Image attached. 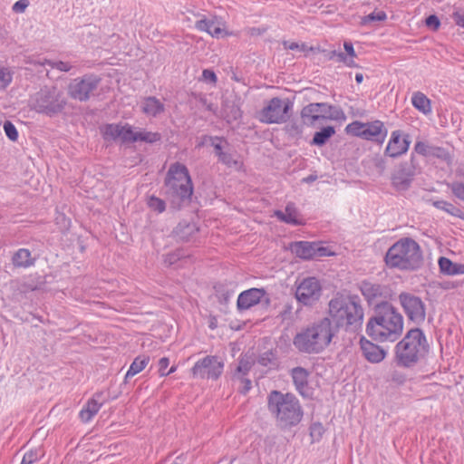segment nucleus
Segmentation results:
<instances>
[{
    "mask_svg": "<svg viewBox=\"0 0 464 464\" xmlns=\"http://www.w3.org/2000/svg\"><path fill=\"white\" fill-rule=\"evenodd\" d=\"M328 314L336 333L356 334L362 329L364 309L358 295L337 293L328 303Z\"/></svg>",
    "mask_w": 464,
    "mask_h": 464,
    "instance_id": "obj_1",
    "label": "nucleus"
},
{
    "mask_svg": "<svg viewBox=\"0 0 464 464\" xmlns=\"http://www.w3.org/2000/svg\"><path fill=\"white\" fill-rule=\"evenodd\" d=\"M403 331V317L388 301L374 306V314L369 318L365 332L377 342H395Z\"/></svg>",
    "mask_w": 464,
    "mask_h": 464,
    "instance_id": "obj_2",
    "label": "nucleus"
},
{
    "mask_svg": "<svg viewBox=\"0 0 464 464\" xmlns=\"http://www.w3.org/2000/svg\"><path fill=\"white\" fill-rule=\"evenodd\" d=\"M267 409L281 430L298 425L304 415L300 401L295 394L276 390L271 391L267 395Z\"/></svg>",
    "mask_w": 464,
    "mask_h": 464,
    "instance_id": "obj_3",
    "label": "nucleus"
},
{
    "mask_svg": "<svg viewBox=\"0 0 464 464\" xmlns=\"http://www.w3.org/2000/svg\"><path fill=\"white\" fill-rule=\"evenodd\" d=\"M335 334L331 320L324 317L297 333L293 339V343L301 353L317 354L331 343Z\"/></svg>",
    "mask_w": 464,
    "mask_h": 464,
    "instance_id": "obj_4",
    "label": "nucleus"
},
{
    "mask_svg": "<svg viewBox=\"0 0 464 464\" xmlns=\"http://www.w3.org/2000/svg\"><path fill=\"white\" fill-rule=\"evenodd\" d=\"M429 343L423 331L418 327L409 330L393 349V362L401 368L411 369L423 360Z\"/></svg>",
    "mask_w": 464,
    "mask_h": 464,
    "instance_id": "obj_5",
    "label": "nucleus"
},
{
    "mask_svg": "<svg viewBox=\"0 0 464 464\" xmlns=\"http://www.w3.org/2000/svg\"><path fill=\"white\" fill-rule=\"evenodd\" d=\"M385 266L400 271H416L423 265L420 246L411 237H401L392 244L384 256Z\"/></svg>",
    "mask_w": 464,
    "mask_h": 464,
    "instance_id": "obj_6",
    "label": "nucleus"
},
{
    "mask_svg": "<svg viewBox=\"0 0 464 464\" xmlns=\"http://www.w3.org/2000/svg\"><path fill=\"white\" fill-rule=\"evenodd\" d=\"M164 196L174 208L191 198L193 183L188 168L180 163H172L164 179Z\"/></svg>",
    "mask_w": 464,
    "mask_h": 464,
    "instance_id": "obj_7",
    "label": "nucleus"
},
{
    "mask_svg": "<svg viewBox=\"0 0 464 464\" xmlns=\"http://www.w3.org/2000/svg\"><path fill=\"white\" fill-rule=\"evenodd\" d=\"M66 104L63 93L54 86L41 88L30 100L32 110L48 117L63 112Z\"/></svg>",
    "mask_w": 464,
    "mask_h": 464,
    "instance_id": "obj_8",
    "label": "nucleus"
},
{
    "mask_svg": "<svg viewBox=\"0 0 464 464\" xmlns=\"http://www.w3.org/2000/svg\"><path fill=\"white\" fill-rule=\"evenodd\" d=\"M102 78L94 73H86L72 79L67 87L69 97L81 102H88L98 91Z\"/></svg>",
    "mask_w": 464,
    "mask_h": 464,
    "instance_id": "obj_9",
    "label": "nucleus"
},
{
    "mask_svg": "<svg viewBox=\"0 0 464 464\" xmlns=\"http://www.w3.org/2000/svg\"><path fill=\"white\" fill-rule=\"evenodd\" d=\"M294 103L288 98L274 97L260 111V121L267 124L285 123L291 116Z\"/></svg>",
    "mask_w": 464,
    "mask_h": 464,
    "instance_id": "obj_10",
    "label": "nucleus"
},
{
    "mask_svg": "<svg viewBox=\"0 0 464 464\" xmlns=\"http://www.w3.org/2000/svg\"><path fill=\"white\" fill-rule=\"evenodd\" d=\"M224 362L216 355H207L197 361L190 372L194 378L217 381L222 375Z\"/></svg>",
    "mask_w": 464,
    "mask_h": 464,
    "instance_id": "obj_11",
    "label": "nucleus"
},
{
    "mask_svg": "<svg viewBox=\"0 0 464 464\" xmlns=\"http://www.w3.org/2000/svg\"><path fill=\"white\" fill-rule=\"evenodd\" d=\"M321 284L314 276L304 278L295 290V298L304 305H313L321 296Z\"/></svg>",
    "mask_w": 464,
    "mask_h": 464,
    "instance_id": "obj_12",
    "label": "nucleus"
},
{
    "mask_svg": "<svg viewBox=\"0 0 464 464\" xmlns=\"http://www.w3.org/2000/svg\"><path fill=\"white\" fill-rule=\"evenodd\" d=\"M401 306L408 319L417 324L425 320V306L419 296L408 293H401L399 295Z\"/></svg>",
    "mask_w": 464,
    "mask_h": 464,
    "instance_id": "obj_13",
    "label": "nucleus"
},
{
    "mask_svg": "<svg viewBox=\"0 0 464 464\" xmlns=\"http://www.w3.org/2000/svg\"><path fill=\"white\" fill-rule=\"evenodd\" d=\"M291 251L297 257L304 260L334 255L328 247L322 246L320 242L296 241L291 245Z\"/></svg>",
    "mask_w": 464,
    "mask_h": 464,
    "instance_id": "obj_14",
    "label": "nucleus"
},
{
    "mask_svg": "<svg viewBox=\"0 0 464 464\" xmlns=\"http://www.w3.org/2000/svg\"><path fill=\"white\" fill-rule=\"evenodd\" d=\"M102 134L105 140L115 141L121 140V143H132L137 141V132L133 130L132 126L126 123H109L102 129Z\"/></svg>",
    "mask_w": 464,
    "mask_h": 464,
    "instance_id": "obj_15",
    "label": "nucleus"
},
{
    "mask_svg": "<svg viewBox=\"0 0 464 464\" xmlns=\"http://www.w3.org/2000/svg\"><path fill=\"white\" fill-rule=\"evenodd\" d=\"M411 137L401 130H393L384 150V156L397 159L404 155L410 148Z\"/></svg>",
    "mask_w": 464,
    "mask_h": 464,
    "instance_id": "obj_16",
    "label": "nucleus"
},
{
    "mask_svg": "<svg viewBox=\"0 0 464 464\" xmlns=\"http://www.w3.org/2000/svg\"><path fill=\"white\" fill-rule=\"evenodd\" d=\"M362 295L367 300L369 304H375L387 301L392 296V290L388 285L374 284L369 281H362L360 285Z\"/></svg>",
    "mask_w": 464,
    "mask_h": 464,
    "instance_id": "obj_17",
    "label": "nucleus"
},
{
    "mask_svg": "<svg viewBox=\"0 0 464 464\" xmlns=\"http://www.w3.org/2000/svg\"><path fill=\"white\" fill-rule=\"evenodd\" d=\"M309 375L308 370L301 366L294 367L290 371V376L296 392L305 399L312 398L314 394V391L308 382Z\"/></svg>",
    "mask_w": 464,
    "mask_h": 464,
    "instance_id": "obj_18",
    "label": "nucleus"
},
{
    "mask_svg": "<svg viewBox=\"0 0 464 464\" xmlns=\"http://www.w3.org/2000/svg\"><path fill=\"white\" fill-rule=\"evenodd\" d=\"M266 295L264 288H250L241 292L237 297V308L239 312L246 311L256 305Z\"/></svg>",
    "mask_w": 464,
    "mask_h": 464,
    "instance_id": "obj_19",
    "label": "nucleus"
},
{
    "mask_svg": "<svg viewBox=\"0 0 464 464\" xmlns=\"http://www.w3.org/2000/svg\"><path fill=\"white\" fill-rule=\"evenodd\" d=\"M417 175L413 170L400 163L392 174V185L396 190H407L411 187L414 177Z\"/></svg>",
    "mask_w": 464,
    "mask_h": 464,
    "instance_id": "obj_20",
    "label": "nucleus"
},
{
    "mask_svg": "<svg viewBox=\"0 0 464 464\" xmlns=\"http://www.w3.org/2000/svg\"><path fill=\"white\" fill-rule=\"evenodd\" d=\"M360 347L363 357L371 363H379L386 357L387 352L364 336L360 339Z\"/></svg>",
    "mask_w": 464,
    "mask_h": 464,
    "instance_id": "obj_21",
    "label": "nucleus"
},
{
    "mask_svg": "<svg viewBox=\"0 0 464 464\" xmlns=\"http://www.w3.org/2000/svg\"><path fill=\"white\" fill-rule=\"evenodd\" d=\"M103 392H98L87 401L79 412V418L83 423L89 422L100 411L105 401L102 399Z\"/></svg>",
    "mask_w": 464,
    "mask_h": 464,
    "instance_id": "obj_22",
    "label": "nucleus"
},
{
    "mask_svg": "<svg viewBox=\"0 0 464 464\" xmlns=\"http://www.w3.org/2000/svg\"><path fill=\"white\" fill-rule=\"evenodd\" d=\"M387 133L388 131L383 122L379 120L364 123L363 140L382 144L386 139Z\"/></svg>",
    "mask_w": 464,
    "mask_h": 464,
    "instance_id": "obj_23",
    "label": "nucleus"
},
{
    "mask_svg": "<svg viewBox=\"0 0 464 464\" xmlns=\"http://www.w3.org/2000/svg\"><path fill=\"white\" fill-rule=\"evenodd\" d=\"M275 216L282 222L293 226L304 225L301 218H298L299 213L296 209L295 203L289 202L285 208V211L276 210Z\"/></svg>",
    "mask_w": 464,
    "mask_h": 464,
    "instance_id": "obj_24",
    "label": "nucleus"
},
{
    "mask_svg": "<svg viewBox=\"0 0 464 464\" xmlns=\"http://www.w3.org/2000/svg\"><path fill=\"white\" fill-rule=\"evenodd\" d=\"M141 111L149 117L156 118L165 111L164 103L155 96L143 98Z\"/></svg>",
    "mask_w": 464,
    "mask_h": 464,
    "instance_id": "obj_25",
    "label": "nucleus"
},
{
    "mask_svg": "<svg viewBox=\"0 0 464 464\" xmlns=\"http://www.w3.org/2000/svg\"><path fill=\"white\" fill-rule=\"evenodd\" d=\"M198 232L195 223L179 222L174 229V235L177 240L188 242Z\"/></svg>",
    "mask_w": 464,
    "mask_h": 464,
    "instance_id": "obj_26",
    "label": "nucleus"
},
{
    "mask_svg": "<svg viewBox=\"0 0 464 464\" xmlns=\"http://www.w3.org/2000/svg\"><path fill=\"white\" fill-rule=\"evenodd\" d=\"M322 107L324 106L319 105L317 102H312L304 106L300 112L303 124L312 126L316 121H321L319 109Z\"/></svg>",
    "mask_w": 464,
    "mask_h": 464,
    "instance_id": "obj_27",
    "label": "nucleus"
},
{
    "mask_svg": "<svg viewBox=\"0 0 464 464\" xmlns=\"http://www.w3.org/2000/svg\"><path fill=\"white\" fill-rule=\"evenodd\" d=\"M198 17H200L195 23V28L200 32H206L210 34L212 37H219L221 34V29L218 26L214 20L207 19L204 15L200 14H196Z\"/></svg>",
    "mask_w": 464,
    "mask_h": 464,
    "instance_id": "obj_28",
    "label": "nucleus"
},
{
    "mask_svg": "<svg viewBox=\"0 0 464 464\" xmlns=\"http://www.w3.org/2000/svg\"><path fill=\"white\" fill-rule=\"evenodd\" d=\"M438 263L440 272L444 275H464V264L454 263L450 258L445 256H440Z\"/></svg>",
    "mask_w": 464,
    "mask_h": 464,
    "instance_id": "obj_29",
    "label": "nucleus"
},
{
    "mask_svg": "<svg viewBox=\"0 0 464 464\" xmlns=\"http://www.w3.org/2000/svg\"><path fill=\"white\" fill-rule=\"evenodd\" d=\"M31 252L26 248H20L12 256V263L15 267H29L34 264Z\"/></svg>",
    "mask_w": 464,
    "mask_h": 464,
    "instance_id": "obj_30",
    "label": "nucleus"
},
{
    "mask_svg": "<svg viewBox=\"0 0 464 464\" xmlns=\"http://www.w3.org/2000/svg\"><path fill=\"white\" fill-rule=\"evenodd\" d=\"M149 362V356H137L130 365V368L125 374L124 382L127 383L130 378L133 377L134 375L140 373L142 370H144L145 367L148 365Z\"/></svg>",
    "mask_w": 464,
    "mask_h": 464,
    "instance_id": "obj_31",
    "label": "nucleus"
},
{
    "mask_svg": "<svg viewBox=\"0 0 464 464\" xmlns=\"http://www.w3.org/2000/svg\"><path fill=\"white\" fill-rule=\"evenodd\" d=\"M411 103L415 109L423 114H428L431 111L430 99L420 92H416L412 94Z\"/></svg>",
    "mask_w": 464,
    "mask_h": 464,
    "instance_id": "obj_32",
    "label": "nucleus"
},
{
    "mask_svg": "<svg viewBox=\"0 0 464 464\" xmlns=\"http://www.w3.org/2000/svg\"><path fill=\"white\" fill-rule=\"evenodd\" d=\"M257 362L261 366L267 367L269 370L277 369L279 366V362L276 351L269 350L259 354Z\"/></svg>",
    "mask_w": 464,
    "mask_h": 464,
    "instance_id": "obj_33",
    "label": "nucleus"
},
{
    "mask_svg": "<svg viewBox=\"0 0 464 464\" xmlns=\"http://www.w3.org/2000/svg\"><path fill=\"white\" fill-rule=\"evenodd\" d=\"M335 133V130L333 126H326L316 131L311 141V145L322 147L328 140Z\"/></svg>",
    "mask_w": 464,
    "mask_h": 464,
    "instance_id": "obj_34",
    "label": "nucleus"
},
{
    "mask_svg": "<svg viewBox=\"0 0 464 464\" xmlns=\"http://www.w3.org/2000/svg\"><path fill=\"white\" fill-rule=\"evenodd\" d=\"M319 105H324L325 107H322L319 109L320 120L326 119H338L339 114H343L341 109H337L335 106H333L327 102H317Z\"/></svg>",
    "mask_w": 464,
    "mask_h": 464,
    "instance_id": "obj_35",
    "label": "nucleus"
},
{
    "mask_svg": "<svg viewBox=\"0 0 464 464\" xmlns=\"http://www.w3.org/2000/svg\"><path fill=\"white\" fill-rule=\"evenodd\" d=\"M44 454V450L42 447L31 449L24 454L21 464H34L41 460Z\"/></svg>",
    "mask_w": 464,
    "mask_h": 464,
    "instance_id": "obj_36",
    "label": "nucleus"
},
{
    "mask_svg": "<svg viewBox=\"0 0 464 464\" xmlns=\"http://www.w3.org/2000/svg\"><path fill=\"white\" fill-rule=\"evenodd\" d=\"M432 205L436 208L443 210L453 217L462 218L461 209L454 206L452 203L445 200H436L432 202Z\"/></svg>",
    "mask_w": 464,
    "mask_h": 464,
    "instance_id": "obj_37",
    "label": "nucleus"
},
{
    "mask_svg": "<svg viewBox=\"0 0 464 464\" xmlns=\"http://www.w3.org/2000/svg\"><path fill=\"white\" fill-rule=\"evenodd\" d=\"M252 366L253 363L247 358H239L237 365L231 373V377L248 375L249 372L252 369Z\"/></svg>",
    "mask_w": 464,
    "mask_h": 464,
    "instance_id": "obj_38",
    "label": "nucleus"
},
{
    "mask_svg": "<svg viewBox=\"0 0 464 464\" xmlns=\"http://www.w3.org/2000/svg\"><path fill=\"white\" fill-rule=\"evenodd\" d=\"M218 161L227 168H234L236 169H240L243 163L242 161L235 159L234 154L228 151H224L220 153V156L218 158Z\"/></svg>",
    "mask_w": 464,
    "mask_h": 464,
    "instance_id": "obj_39",
    "label": "nucleus"
},
{
    "mask_svg": "<svg viewBox=\"0 0 464 464\" xmlns=\"http://www.w3.org/2000/svg\"><path fill=\"white\" fill-rule=\"evenodd\" d=\"M430 157L439 159L447 164H450L452 162V155L443 147L432 145Z\"/></svg>",
    "mask_w": 464,
    "mask_h": 464,
    "instance_id": "obj_40",
    "label": "nucleus"
},
{
    "mask_svg": "<svg viewBox=\"0 0 464 464\" xmlns=\"http://www.w3.org/2000/svg\"><path fill=\"white\" fill-rule=\"evenodd\" d=\"M387 19V14L384 11L379 10V11H373L372 13L364 15L361 19V24L362 25H367L372 23L375 22H382Z\"/></svg>",
    "mask_w": 464,
    "mask_h": 464,
    "instance_id": "obj_41",
    "label": "nucleus"
},
{
    "mask_svg": "<svg viewBox=\"0 0 464 464\" xmlns=\"http://www.w3.org/2000/svg\"><path fill=\"white\" fill-rule=\"evenodd\" d=\"M243 117V111L240 106L235 102L227 105L226 108V120L229 122L232 121H238Z\"/></svg>",
    "mask_w": 464,
    "mask_h": 464,
    "instance_id": "obj_42",
    "label": "nucleus"
},
{
    "mask_svg": "<svg viewBox=\"0 0 464 464\" xmlns=\"http://www.w3.org/2000/svg\"><path fill=\"white\" fill-rule=\"evenodd\" d=\"M204 140H209L211 145L214 148L215 155L218 158L220 156V153L225 151L223 150V146L221 143L224 142L228 146V142L224 137L204 135Z\"/></svg>",
    "mask_w": 464,
    "mask_h": 464,
    "instance_id": "obj_43",
    "label": "nucleus"
},
{
    "mask_svg": "<svg viewBox=\"0 0 464 464\" xmlns=\"http://www.w3.org/2000/svg\"><path fill=\"white\" fill-rule=\"evenodd\" d=\"M137 141H144L146 143H155L161 139V135L159 132H152V131H140L137 132Z\"/></svg>",
    "mask_w": 464,
    "mask_h": 464,
    "instance_id": "obj_44",
    "label": "nucleus"
},
{
    "mask_svg": "<svg viewBox=\"0 0 464 464\" xmlns=\"http://www.w3.org/2000/svg\"><path fill=\"white\" fill-rule=\"evenodd\" d=\"M41 65H48L50 66L52 69H56L60 72H69L72 66L71 65V63H67V62H63V61H52V60H48V59H44L42 63H40Z\"/></svg>",
    "mask_w": 464,
    "mask_h": 464,
    "instance_id": "obj_45",
    "label": "nucleus"
},
{
    "mask_svg": "<svg viewBox=\"0 0 464 464\" xmlns=\"http://www.w3.org/2000/svg\"><path fill=\"white\" fill-rule=\"evenodd\" d=\"M233 381H237L240 383L237 388V392L240 394L246 395L252 389V382L247 375L238 376V377H231Z\"/></svg>",
    "mask_w": 464,
    "mask_h": 464,
    "instance_id": "obj_46",
    "label": "nucleus"
},
{
    "mask_svg": "<svg viewBox=\"0 0 464 464\" xmlns=\"http://www.w3.org/2000/svg\"><path fill=\"white\" fill-rule=\"evenodd\" d=\"M304 125V124L299 123L296 121H292L288 124L285 125V130L289 136H291L293 138H298L303 133V126Z\"/></svg>",
    "mask_w": 464,
    "mask_h": 464,
    "instance_id": "obj_47",
    "label": "nucleus"
},
{
    "mask_svg": "<svg viewBox=\"0 0 464 464\" xmlns=\"http://www.w3.org/2000/svg\"><path fill=\"white\" fill-rule=\"evenodd\" d=\"M13 81V72L0 65V90H5Z\"/></svg>",
    "mask_w": 464,
    "mask_h": 464,
    "instance_id": "obj_48",
    "label": "nucleus"
},
{
    "mask_svg": "<svg viewBox=\"0 0 464 464\" xmlns=\"http://www.w3.org/2000/svg\"><path fill=\"white\" fill-rule=\"evenodd\" d=\"M364 123L361 121H353L346 126V131L356 137L363 139Z\"/></svg>",
    "mask_w": 464,
    "mask_h": 464,
    "instance_id": "obj_49",
    "label": "nucleus"
},
{
    "mask_svg": "<svg viewBox=\"0 0 464 464\" xmlns=\"http://www.w3.org/2000/svg\"><path fill=\"white\" fill-rule=\"evenodd\" d=\"M432 145L421 140L415 142L413 150L423 157H430Z\"/></svg>",
    "mask_w": 464,
    "mask_h": 464,
    "instance_id": "obj_50",
    "label": "nucleus"
},
{
    "mask_svg": "<svg viewBox=\"0 0 464 464\" xmlns=\"http://www.w3.org/2000/svg\"><path fill=\"white\" fill-rule=\"evenodd\" d=\"M148 206L151 209H153L159 213H162L166 209L165 201L160 198L155 197V196H151L149 198Z\"/></svg>",
    "mask_w": 464,
    "mask_h": 464,
    "instance_id": "obj_51",
    "label": "nucleus"
},
{
    "mask_svg": "<svg viewBox=\"0 0 464 464\" xmlns=\"http://www.w3.org/2000/svg\"><path fill=\"white\" fill-rule=\"evenodd\" d=\"M448 187L450 188L452 194L459 199L464 201V183L459 181H454L448 183Z\"/></svg>",
    "mask_w": 464,
    "mask_h": 464,
    "instance_id": "obj_52",
    "label": "nucleus"
},
{
    "mask_svg": "<svg viewBox=\"0 0 464 464\" xmlns=\"http://www.w3.org/2000/svg\"><path fill=\"white\" fill-rule=\"evenodd\" d=\"M4 130H5V133L6 135V137L12 140V141H16L17 139H18V131L16 130V127L10 121H5L4 122Z\"/></svg>",
    "mask_w": 464,
    "mask_h": 464,
    "instance_id": "obj_53",
    "label": "nucleus"
},
{
    "mask_svg": "<svg viewBox=\"0 0 464 464\" xmlns=\"http://www.w3.org/2000/svg\"><path fill=\"white\" fill-rule=\"evenodd\" d=\"M416 154L417 153L414 152V150H412V152L411 153L410 160L402 161L401 163L418 174L420 171V167L416 158Z\"/></svg>",
    "mask_w": 464,
    "mask_h": 464,
    "instance_id": "obj_54",
    "label": "nucleus"
},
{
    "mask_svg": "<svg viewBox=\"0 0 464 464\" xmlns=\"http://www.w3.org/2000/svg\"><path fill=\"white\" fill-rule=\"evenodd\" d=\"M324 432V428L320 422H314L310 426V435L314 440H320L323 433Z\"/></svg>",
    "mask_w": 464,
    "mask_h": 464,
    "instance_id": "obj_55",
    "label": "nucleus"
},
{
    "mask_svg": "<svg viewBox=\"0 0 464 464\" xmlns=\"http://www.w3.org/2000/svg\"><path fill=\"white\" fill-rule=\"evenodd\" d=\"M183 256L181 250L178 249L174 252L169 253L164 256V263L168 266L176 264Z\"/></svg>",
    "mask_w": 464,
    "mask_h": 464,
    "instance_id": "obj_56",
    "label": "nucleus"
},
{
    "mask_svg": "<svg viewBox=\"0 0 464 464\" xmlns=\"http://www.w3.org/2000/svg\"><path fill=\"white\" fill-rule=\"evenodd\" d=\"M169 365V359L168 357H162L159 360V375L160 377H166L169 375L167 368Z\"/></svg>",
    "mask_w": 464,
    "mask_h": 464,
    "instance_id": "obj_57",
    "label": "nucleus"
},
{
    "mask_svg": "<svg viewBox=\"0 0 464 464\" xmlns=\"http://www.w3.org/2000/svg\"><path fill=\"white\" fill-rule=\"evenodd\" d=\"M202 78L204 81L216 84L218 82V77L214 71L210 69H204L202 72Z\"/></svg>",
    "mask_w": 464,
    "mask_h": 464,
    "instance_id": "obj_58",
    "label": "nucleus"
},
{
    "mask_svg": "<svg viewBox=\"0 0 464 464\" xmlns=\"http://www.w3.org/2000/svg\"><path fill=\"white\" fill-rule=\"evenodd\" d=\"M426 25L428 27H430L432 28L433 30H437L439 29V27L440 26V19L438 18L437 15L435 14H430L429 15L427 18H426Z\"/></svg>",
    "mask_w": 464,
    "mask_h": 464,
    "instance_id": "obj_59",
    "label": "nucleus"
},
{
    "mask_svg": "<svg viewBox=\"0 0 464 464\" xmlns=\"http://www.w3.org/2000/svg\"><path fill=\"white\" fill-rule=\"evenodd\" d=\"M28 5H29L28 0H18L14 4L12 10L14 13H24Z\"/></svg>",
    "mask_w": 464,
    "mask_h": 464,
    "instance_id": "obj_60",
    "label": "nucleus"
},
{
    "mask_svg": "<svg viewBox=\"0 0 464 464\" xmlns=\"http://www.w3.org/2000/svg\"><path fill=\"white\" fill-rule=\"evenodd\" d=\"M452 18L457 25L464 29V10L454 12Z\"/></svg>",
    "mask_w": 464,
    "mask_h": 464,
    "instance_id": "obj_61",
    "label": "nucleus"
},
{
    "mask_svg": "<svg viewBox=\"0 0 464 464\" xmlns=\"http://www.w3.org/2000/svg\"><path fill=\"white\" fill-rule=\"evenodd\" d=\"M328 59L333 60L334 58H337V62L342 63L343 61H346V54L343 52H338L336 50H333L328 53Z\"/></svg>",
    "mask_w": 464,
    "mask_h": 464,
    "instance_id": "obj_62",
    "label": "nucleus"
},
{
    "mask_svg": "<svg viewBox=\"0 0 464 464\" xmlns=\"http://www.w3.org/2000/svg\"><path fill=\"white\" fill-rule=\"evenodd\" d=\"M374 166L378 169L379 173L382 175L384 173L386 169V160L382 157L376 158L374 160Z\"/></svg>",
    "mask_w": 464,
    "mask_h": 464,
    "instance_id": "obj_63",
    "label": "nucleus"
},
{
    "mask_svg": "<svg viewBox=\"0 0 464 464\" xmlns=\"http://www.w3.org/2000/svg\"><path fill=\"white\" fill-rule=\"evenodd\" d=\"M405 380H406V378L403 373H401L396 371L392 373V381L393 382H396L398 384H402V383H404Z\"/></svg>",
    "mask_w": 464,
    "mask_h": 464,
    "instance_id": "obj_64",
    "label": "nucleus"
}]
</instances>
